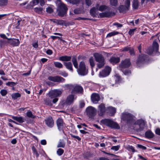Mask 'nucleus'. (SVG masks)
<instances>
[{
	"mask_svg": "<svg viewBox=\"0 0 160 160\" xmlns=\"http://www.w3.org/2000/svg\"><path fill=\"white\" fill-rule=\"evenodd\" d=\"M122 119L127 122L128 127L131 129L141 131L144 128L145 123L143 120H137L135 117L129 113H122Z\"/></svg>",
	"mask_w": 160,
	"mask_h": 160,
	"instance_id": "nucleus-1",
	"label": "nucleus"
},
{
	"mask_svg": "<svg viewBox=\"0 0 160 160\" xmlns=\"http://www.w3.org/2000/svg\"><path fill=\"white\" fill-rule=\"evenodd\" d=\"M65 87L71 91L72 94L81 93L83 91L82 88L80 86L74 84H67L65 85Z\"/></svg>",
	"mask_w": 160,
	"mask_h": 160,
	"instance_id": "nucleus-2",
	"label": "nucleus"
},
{
	"mask_svg": "<svg viewBox=\"0 0 160 160\" xmlns=\"http://www.w3.org/2000/svg\"><path fill=\"white\" fill-rule=\"evenodd\" d=\"M93 56L96 61L98 62L97 67L99 68H102L105 64V62L103 57L101 54L97 53H94Z\"/></svg>",
	"mask_w": 160,
	"mask_h": 160,
	"instance_id": "nucleus-3",
	"label": "nucleus"
},
{
	"mask_svg": "<svg viewBox=\"0 0 160 160\" xmlns=\"http://www.w3.org/2000/svg\"><path fill=\"white\" fill-rule=\"evenodd\" d=\"M88 68L86 67L84 62H81L79 64V68L78 69V74L84 76L88 74Z\"/></svg>",
	"mask_w": 160,
	"mask_h": 160,
	"instance_id": "nucleus-4",
	"label": "nucleus"
},
{
	"mask_svg": "<svg viewBox=\"0 0 160 160\" xmlns=\"http://www.w3.org/2000/svg\"><path fill=\"white\" fill-rule=\"evenodd\" d=\"M148 60V56L145 54H142L139 56L137 61V65L141 66L142 64L147 63Z\"/></svg>",
	"mask_w": 160,
	"mask_h": 160,
	"instance_id": "nucleus-5",
	"label": "nucleus"
},
{
	"mask_svg": "<svg viewBox=\"0 0 160 160\" xmlns=\"http://www.w3.org/2000/svg\"><path fill=\"white\" fill-rule=\"evenodd\" d=\"M86 112L89 118H92L96 115L97 110L95 108L90 106L87 108Z\"/></svg>",
	"mask_w": 160,
	"mask_h": 160,
	"instance_id": "nucleus-6",
	"label": "nucleus"
},
{
	"mask_svg": "<svg viewBox=\"0 0 160 160\" xmlns=\"http://www.w3.org/2000/svg\"><path fill=\"white\" fill-rule=\"evenodd\" d=\"M102 122L107 126L112 128H118V125L110 119H104L102 120Z\"/></svg>",
	"mask_w": 160,
	"mask_h": 160,
	"instance_id": "nucleus-7",
	"label": "nucleus"
},
{
	"mask_svg": "<svg viewBox=\"0 0 160 160\" xmlns=\"http://www.w3.org/2000/svg\"><path fill=\"white\" fill-rule=\"evenodd\" d=\"M111 71V68L108 66H106L103 70L100 72L99 77L100 78L106 77L110 74Z\"/></svg>",
	"mask_w": 160,
	"mask_h": 160,
	"instance_id": "nucleus-8",
	"label": "nucleus"
},
{
	"mask_svg": "<svg viewBox=\"0 0 160 160\" xmlns=\"http://www.w3.org/2000/svg\"><path fill=\"white\" fill-rule=\"evenodd\" d=\"M62 93V91L58 89L52 90L48 93V96L51 99L60 96Z\"/></svg>",
	"mask_w": 160,
	"mask_h": 160,
	"instance_id": "nucleus-9",
	"label": "nucleus"
},
{
	"mask_svg": "<svg viewBox=\"0 0 160 160\" xmlns=\"http://www.w3.org/2000/svg\"><path fill=\"white\" fill-rule=\"evenodd\" d=\"M77 97H75L72 94L69 95L68 96L66 100L63 103L68 105H70L72 104L75 100L76 99Z\"/></svg>",
	"mask_w": 160,
	"mask_h": 160,
	"instance_id": "nucleus-10",
	"label": "nucleus"
},
{
	"mask_svg": "<svg viewBox=\"0 0 160 160\" xmlns=\"http://www.w3.org/2000/svg\"><path fill=\"white\" fill-rule=\"evenodd\" d=\"M48 79L50 81L56 82H64L65 81V79L58 76H49Z\"/></svg>",
	"mask_w": 160,
	"mask_h": 160,
	"instance_id": "nucleus-11",
	"label": "nucleus"
},
{
	"mask_svg": "<svg viewBox=\"0 0 160 160\" xmlns=\"http://www.w3.org/2000/svg\"><path fill=\"white\" fill-rule=\"evenodd\" d=\"M106 108L105 105L103 103H102L98 106V112L100 116H103L106 112Z\"/></svg>",
	"mask_w": 160,
	"mask_h": 160,
	"instance_id": "nucleus-12",
	"label": "nucleus"
},
{
	"mask_svg": "<svg viewBox=\"0 0 160 160\" xmlns=\"http://www.w3.org/2000/svg\"><path fill=\"white\" fill-rule=\"evenodd\" d=\"M114 13L110 11H104V12L100 13L99 14L100 17L101 18L109 17L113 16Z\"/></svg>",
	"mask_w": 160,
	"mask_h": 160,
	"instance_id": "nucleus-13",
	"label": "nucleus"
},
{
	"mask_svg": "<svg viewBox=\"0 0 160 160\" xmlns=\"http://www.w3.org/2000/svg\"><path fill=\"white\" fill-rule=\"evenodd\" d=\"M100 99V98L98 94L93 93L92 94L91 96V100L94 103H97Z\"/></svg>",
	"mask_w": 160,
	"mask_h": 160,
	"instance_id": "nucleus-14",
	"label": "nucleus"
},
{
	"mask_svg": "<svg viewBox=\"0 0 160 160\" xmlns=\"http://www.w3.org/2000/svg\"><path fill=\"white\" fill-rule=\"evenodd\" d=\"M131 64L130 60L129 59H125L122 61L121 63V67L122 68H128L130 67Z\"/></svg>",
	"mask_w": 160,
	"mask_h": 160,
	"instance_id": "nucleus-15",
	"label": "nucleus"
},
{
	"mask_svg": "<svg viewBox=\"0 0 160 160\" xmlns=\"http://www.w3.org/2000/svg\"><path fill=\"white\" fill-rule=\"evenodd\" d=\"M109 7L103 5L99 6V4H97L95 7H94L90 10H109Z\"/></svg>",
	"mask_w": 160,
	"mask_h": 160,
	"instance_id": "nucleus-16",
	"label": "nucleus"
},
{
	"mask_svg": "<svg viewBox=\"0 0 160 160\" xmlns=\"http://www.w3.org/2000/svg\"><path fill=\"white\" fill-rule=\"evenodd\" d=\"M56 123L58 129L60 131L62 130L64 124L63 120L61 118H59L57 120Z\"/></svg>",
	"mask_w": 160,
	"mask_h": 160,
	"instance_id": "nucleus-17",
	"label": "nucleus"
},
{
	"mask_svg": "<svg viewBox=\"0 0 160 160\" xmlns=\"http://www.w3.org/2000/svg\"><path fill=\"white\" fill-rule=\"evenodd\" d=\"M10 41L8 42V43L12 45L13 46H19L20 42L18 39H12L9 40Z\"/></svg>",
	"mask_w": 160,
	"mask_h": 160,
	"instance_id": "nucleus-18",
	"label": "nucleus"
},
{
	"mask_svg": "<svg viewBox=\"0 0 160 160\" xmlns=\"http://www.w3.org/2000/svg\"><path fill=\"white\" fill-rule=\"evenodd\" d=\"M39 0H33L27 5L26 8L28 9H32V7L39 3Z\"/></svg>",
	"mask_w": 160,
	"mask_h": 160,
	"instance_id": "nucleus-19",
	"label": "nucleus"
},
{
	"mask_svg": "<svg viewBox=\"0 0 160 160\" xmlns=\"http://www.w3.org/2000/svg\"><path fill=\"white\" fill-rule=\"evenodd\" d=\"M46 125L50 128L52 127L54 125V121L52 118L51 117H49L45 120Z\"/></svg>",
	"mask_w": 160,
	"mask_h": 160,
	"instance_id": "nucleus-20",
	"label": "nucleus"
},
{
	"mask_svg": "<svg viewBox=\"0 0 160 160\" xmlns=\"http://www.w3.org/2000/svg\"><path fill=\"white\" fill-rule=\"evenodd\" d=\"M12 118L20 123H22L25 122L24 118L22 117L12 116Z\"/></svg>",
	"mask_w": 160,
	"mask_h": 160,
	"instance_id": "nucleus-21",
	"label": "nucleus"
},
{
	"mask_svg": "<svg viewBox=\"0 0 160 160\" xmlns=\"http://www.w3.org/2000/svg\"><path fill=\"white\" fill-rule=\"evenodd\" d=\"M58 10H67V6L62 2H60L58 4Z\"/></svg>",
	"mask_w": 160,
	"mask_h": 160,
	"instance_id": "nucleus-22",
	"label": "nucleus"
},
{
	"mask_svg": "<svg viewBox=\"0 0 160 160\" xmlns=\"http://www.w3.org/2000/svg\"><path fill=\"white\" fill-rule=\"evenodd\" d=\"M71 57L70 56H64L60 57L59 58V59L62 61H70Z\"/></svg>",
	"mask_w": 160,
	"mask_h": 160,
	"instance_id": "nucleus-23",
	"label": "nucleus"
},
{
	"mask_svg": "<svg viewBox=\"0 0 160 160\" xmlns=\"http://www.w3.org/2000/svg\"><path fill=\"white\" fill-rule=\"evenodd\" d=\"M159 49V45L157 42L154 40L153 42L152 45V49L154 52H157Z\"/></svg>",
	"mask_w": 160,
	"mask_h": 160,
	"instance_id": "nucleus-24",
	"label": "nucleus"
},
{
	"mask_svg": "<svg viewBox=\"0 0 160 160\" xmlns=\"http://www.w3.org/2000/svg\"><path fill=\"white\" fill-rule=\"evenodd\" d=\"M109 61L112 64H115L119 62V58H118L112 57L110 59Z\"/></svg>",
	"mask_w": 160,
	"mask_h": 160,
	"instance_id": "nucleus-25",
	"label": "nucleus"
},
{
	"mask_svg": "<svg viewBox=\"0 0 160 160\" xmlns=\"http://www.w3.org/2000/svg\"><path fill=\"white\" fill-rule=\"evenodd\" d=\"M145 136L147 138H152L154 137V134L151 131L148 130L145 132Z\"/></svg>",
	"mask_w": 160,
	"mask_h": 160,
	"instance_id": "nucleus-26",
	"label": "nucleus"
},
{
	"mask_svg": "<svg viewBox=\"0 0 160 160\" xmlns=\"http://www.w3.org/2000/svg\"><path fill=\"white\" fill-rule=\"evenodd\" d=\"M58 15L61 17L66 16L67 15V11H57Z\"/></svg>",
	"mask_w": 160,
	"mask_h": 160,
	"instance_id": "nucleus-27",
	"label": "nucleus"
},
{
	"mask_svg": "<svg viewBox=\"0 0 160 160\" xmlns=\"http://www.w3.org/2000/svg\"><path fill=\"white\" fill-rule=\"evenodd\" d=\"M64 64L65 66L67 68L72 71V64L71 62H64Z\"/></svg>",
	"mask_w": 160,
	"mask_h": 160,
	"instance_id": "nucleus-28",
	"label": "nucleus"
},
{
	"mask_svg": "<svg viewBox=\"0 0 160 160\" xmlns=\"http://www.w3.org/2000/svg\"><path fill=\"white\" fill-rule=\"evenodd\" d=\"M56 23L58 25H64L66 26H67L69 25L68 24L66 23L65 21L60 19H57Z\"/></svg>",
	"mask_w": 160,
	"mask_h": 160,
	"instance_id": "nucleus-29",
	"label": "nucleus"
},
{
	"mask_svg": "<svg viewBox=\"0 0 160 160\" xmlns=\"http://www.w3.org/2000/svg\"><path fill=\"white\" fill-rule=\"evenodd\" d=\"M72 62L75 68L78 69V65L76 57L75 56H73L72 57Z\"/></svg>",
	"mask_w": 160,
	"mask_h": 160,
	"instance_id": "nucleus-30",
	"label": "nucleus"
},
{
	"mask_svg": "<svg viewBox=\"0 0 160 160\" xmlns=\"http://www.w3.org/2000/svg\"><path fill=\"white\" fill-rule=\"evenodd\" d=\"M138 0H133L132 3V8L134 9H138Z\"/></svg>",
	"mask_w": 160,
	"mask_h": 160,
	"instance_id": "nucleus-31",
	"label": "nucleus"
},
{
	"mask_svg": "<svg viewBox=\"0 0 160 160\" xmlns=\"http://www.w3.org/2000/svg\"><path fill=\"white\" fill-rule=\"evenodd\" d=\"M108 109L109 110L110 113L111 114V115H113L116 112V109L112 107H109L108 108Z\"/></svg>",
	"mask_w": 160,
	"mask_h": 160,
	"instance_id": "nucleus-32",
	"label": "nucleus"
},
{
	"mask_svg": "<svg viewBox=\"0 0 160 160\" xmlns=\"http://www.w3.org/2000/svg\"><path fill=\"white\" fill-rule=\"evenodd\" d=\"M65 146V143L63 140H60L58 145V148H63Z\"/></svg>",
	"mask_w": 160,
	"mask_h": 160,
	"instance_id": "nucleus-33",
	"label": "nucleus"
},
{
	"mask_svg": "<svg viewBox=\"0 0 160 160\" xmlns=\"http://www.w3.org/2000/svg\"><path fill=\"white\" fill-rule=\"evenodd\" d=\"M12 98L16 99L20 97H21L20 94L19 93H15L12 94Z\"/></svg>",
	"mask_w": 160,
	"mask_h": 160,
	"instance_id": "nucleus-34",
	"label": "nucleus"
},
{
	"mask_svg": "<svg viewBox=\"0 0 160 160\" xmlns=\"http://www.w3.org/2000/svg\"><path fill=\"white\" fill-rule=\"evenodd\" d=\"M54 64L55 67L57 68H62V64L60 62H54Z\"/></svg>",
	"mask_w": 160,
	"mask_h": 160,
	"instance_id": "nucleus-35",
	"label": "nucleus"
},
{
	"mask_svg": "<svg viewBox=\"0 0 160 160\" xmlns=\"http://www.w3.org/2000/svg\"><path fill=\"white\" fill-rule=\"evenodd\" d=\"M26 114L27 116L29 118H34L35 117V116L33 115L32 112L30 111H28L27 112Z\"/></svg>",
	"mask_w": 160,
	"mask_h": 160,
	"instance_id": "nucleus-36",
	"label": "nucleus"
},
{
	"mask_svg": "<svg viewBox=\"0 0 160 160\" xmlns=\"http://www.w3.org/2000/svg\"><path fill=\"white\" fill-rule=\"evenodd\" d=\"M119 33V32L117 31H114L109 33L107 35V37H111Z\"/></svg>",
	"mask_w": 160,
	"mask_h": 160,
	"instance_id": "nucleus-37",
	"label": "nucleus"
},
{
	"mask_svg": "<svg viewBox=\"0 0 160 160\" xmlns=\"http://www.w3.org/2000/svg\"><path fill=\"white\" fill-rule=\"evenodd\" d=\"M45 7H46V10H53L55 9L54 7L51 4L47 5Z\"/></svg>",
	"mask_w": 160,
	"mask_h": 160,
	"instance_id": "nucleus-38",
	"label": "nucleus"
},
{
	"mask_svg": "<svg viewBox=\"0 0 160 160\" xmlns=\"http://www.w3.org/2000/svg\"><path fill=\"white\" fill-rule=\"evenodd\" d=\"M130 4V0H126L125 2V6L126 8L127 9H129Z\"/></svg>",
	"mask_w": 160,
	"mask_h": 160,
	"instance_id": "nucleus-39",
	"label": "nucleus"
},
{
	"mask_svg": "<svg viewBox=\"0 0 160 160\" xmlns=\"http://www.w3.org/2000/svg\"><path fill=\"white\" fill-rule=\"evenodd\" d=\"M32 149L33 154L35 155L37 157H38L39 156V155L35 147L34 146L32 147Z\"/></svg>",
	"mask_w": 160,
	"mask_h": 160,
	"instance_id": "nucleus-40",
	"label": "nucleus"
},
{
	"mask_svg": "<svg viewBox=\"0 0 160 160\" xmlns=\"http://www.w3.org/2000/svg\"><path fill=\"white\" fill-rule=\"evenodd\" d=\"M89 62L92 67H93L95 66V63L93 58L92 57H90L89 59Z\"/></svg>",
	"mask_w": 160,
	"mask_h": 160,
	"instance_id": "nucleus-41",
	"label": "nucleus"
},
{
	"mask_svg": "<svg viewBox=\"0 0 160 160\" xmlns=\"http://www.w3.org/2000/svg\"><path fill=\"white\" fill-rule=\"evenodd\" d=\"M70 135L71 138L73 139H77L78 141H80L81 140V138H80L78 136L74 135L72 134H70Z\"/></svg>",
	"mask_w": 160,
	"mask_h": 160,
	"instance_id": "nucleus-42",
	"label": "nucleus"
},
{
	"mask_svg": "<svg viewBox=\"0 0 160 160\" xmlns=\"http://www.w3.org/2000/svg\"><path fill=\"white\" fill-rule=\"evenodd\" d=\"M8 3V0H0V6L5 5Z\"/></svg>",
	"mask_w": 160,
	"mask_h": 160,
	"instance_id": "nucleus-43",
	"label": "nucleus"
},
{
	"mask_svg": "<svg viewBox=\"0 0 160 160\" xmlns=\"http://www.w3.org/2000/svg\"><path fill=\"white\" fill-rule=\"evenodd\" d=\"M57 153L59 156H61L64 153V150L62 149L59 148L57 150Z\"/></svg>",
	"mask_w": 160,
	"mask_h": 160,
	"instance_id": "nucleus-44",
	"label": "nucleus"
},
{
	"mask_svg": "<svg viewBox=\"0 0 160 160\" xmlns=\"http://www.w3.org/2000/svg\"><path fill=\"white\" fill-rule=\"evenodd\" d=\"M8 93V92L7 90L5 89H2L0 91V93L1 95L3 96H5Z\"/></svg>",
	"mask_w": 160,
	"mask_h": 160,
	"instance_id": "nucleus-45",
	"label": "nucleus"
},
{
	"mask_svg": "<svg viewBox=\"0 0 160 160\" xmlns=\"http://www.w3.org/2000/svg\"><path fill=\"white\" fill-rule=\"evenodd\" d=\"M6 84L7 85L12 87L14 86L16 84V83L12 82H8Z\"/></svg>",
	"mask_w": 160,
	"mask_h": 160,
	"instance_id": "nucleus-46",
	"label": "nucleus"
},
{
	"mask_svg": "<svg viewBox=\"0 0 160 160\" xmlns=\"http://www.w3.org/2000/svg\"><path fill=\"white\" fill-rule=\"evenodd\" d=\"M122 72L123 74L126 75H128L131 73V71L129 70H125L124 71H122Z\"/></svg>",
	"mask_w": 160,
	"mask_h": 160,
	"instance_id": "nucleus-47",
	"label": "nucleus"
},
{
	"mask_svg": "<svg viewBox=\"0 0 160 160\" xmlns=\"http://www.w3.org/2000/svg\"><path fill=\"white\" fill-rule=\"evenodd\" d=\"M154 51L151 48H149L147 50V52L148 54H151Z\"/></svg>",
	"mask_w": 160,
	"mask_h": 160,
	"instance_id": "nucleus-48",
	"label": "nucleus"
},
{
	"mask_svg": "<svg viewBox=\"0 0 160 160\" xmlns=\"http://www.w3.org/2000/svg\"><path fill=\"white\" fill-rule=\"evenodd\" d=\"M111 4L113 6H116L117 3V0H110Z\"/></svg>",
	"mask_w": 160,
	"mask_h": 160,
	"instance_id": "nucleus-49",
	"label": "nucleus"
},
{
	"mask_svg": "<svg viewBox=\"0 0 160 160\" xmlns=\"http://www.w3.org/2000/svg\"><path fill=\"white\" fill-rule=\"evenodd\" d=\"M128 149L129 151H131L132 152H136L134 148L132 146H128Z\"/></svg>",
	"mask_w": 160,
	"mask_h": 160,
	"instance_id": "nucleus-50",
	"label": "nucleus"
},
{
	"mask_svg": "<svg viewBox=\"0 0 160 160\" xmlns=\"http://www.w3.org/2000/svg\"><path fill=\"white\" fill-rule=\"evenodd\" d=\"M137 148L142 149L143 150H146L147 149V148L146 147L143 146L142 145L138 144L137 145Z\"/></svg>",
	"mask_w": 160,
	"mask_h": 160,
	"instance_id": "nucleus-51",
	"label": "nucleus"
},
{
	"mask_svg": "<svg viewBox=\"0 0 160 160\" xmlns=\"http://www.w3.org/2000/svg\"><path fill=\"white\" fill-rule=\"evenodd\" d=\"M119 146H113L112 147L111 149L115 151H117L119 149Z\"/></svg>",
	"mask_w": 160,
	"mask_h": 160,
	"instance_id": "nucleus-52",
	"label": "nucleus"
},
{
	"mask_svg": "<svg viewBox=\"0 0 160 160\" xmlns=\"http://www.w3.org/2000/svg\"><path fill=\"white\" fill-rule=\"evenodd\" d=\"M136 29H130L128 32V33L130 35H132L134 34L135 31Z\"/></svg>",
	"mask_w": 160,
	"mask_h": 160,
	"instance_id": "nucleus-53",
	"label": "nucleus"
},
{
	"mask_svg": "<svg viewBox=\"0 0 160 160\" xmlns=\"http://www.w3.org/2000/svg\"><path fill=\"white\" fill-rule=\"evenodd\" d=\"M80 11H70V14L71 15L72 14L73 12H74V13L75 14H78L80 13Z\"/></svg>",
	"mask_w": 160,
	"mask_h": 160,
	"instance_id": "nucleus-54",
	"label": "nucleus"
},
{
	"mask_svg": "<svg viewBox=\"0 0 160 160\" xmlns=\"http://www.w3.org/2000/svg\"><path fill=\"white\" fill-rule=\"evenodd\" d=\"M85 106V103L83 101H81L79 102V107L80 108H82Z\"/></svg>",
	"mask_w": 160,
	"mask_h": 160,
	"instance_id": "nucleus-55",
	"label": "nucleus"
},
{
	"mask_svg": "<svg viewBox=\"0 0 160 160\" xmlns=\"http://www.w3.org/2000/svg\"><path fill=\"white\" fill-rule=\"evenodd\" d=\"M32 45L33 47L36 48L38 47V42L37 41L33 42L32 43Z\"/></svg>",
	"mask_w": 160,
	"mask_h": 160,
	"instance_id": "nucleus-56",
	"label": "nucleus"
},
{
	"mask_svg": "<svg viewBox=\"0 0 160 160\" xmlns=\"http://www.w3.org/2000/svg\"><path fill=\"white\" fill-rule=\"evenodd\" d=\"M59 74L64 77H66L68 75V73L65 72H62L60 73Z\"/></svg>",
	"mask_w": 160,
	"mask_h": 160,
	"instance_id": "nucleus-57",
	"label": "nucleus"
},
{
	"mask_svg": "<svg viewBox=\"0 0 160 160\" xmlns=\"http://www.w3.org/2000/svg\"><path fill=\"white\" fill-rule=\"evenodd\" d=\"M90 13L91 15L93 17H96L95 11H90Z\"/></svg>",
	"mask_w": 160,
	"mask_h": 160,
	"instance_id": "nucleus-58",
	"label": "nucleus"
},
{
	"mask_svg": "<svg viewBox=\"0 0 160 160\" xmlns=\"http://www.w3.org/2000/svg\"><path fill=\"white\" fill-rule=\"evenodd\" d=\"M85 2L86 4L88 6H89L91 4V0H85Z\"/></svg>",
	"mask_w": 160,
	"mask_h": 160,
	"instance_id": "nucleus-59",
	"label": "nucleus"
},
{
	"mask_svg": "<svg viewBox=\"0 0 160 160\" xmlns=\"http://www.w3.org/2000/svg\"><path fill=\"white\" fill-rule=\"evenodd\" d=\"M46 103L47 105H51L52 104L51 103V100H50L49 98H47L46 99Z\"/></svg>",
	"mask_w": 160,
	"mask_h": 160,
	"instance_id": "nucleus-60",
	"label": "nucleus"
},
{
	"mask_svg": "<svg viewBox=\"0 0 160 160\" xmlns=\"http://www.w3.org/2000/svg\"><path fill=\"white\" fill-rule=\"evenodd\" d=\"M39 3H40V5L42 6L45 4V2L44 0H39Z\"/></svg>",
	"mask_w": 160,
	"mask_h": 160,
	"instance_id": "nucleus-61",
	"label": "nucleus"
},
{
	"mask_svg": "<svg viewBox=\"0 0 160 160\" xmlns=\"http://www.w3.org/2000/svg\"><path fill=\"white\" fill-rule=\"evenodd\" d=\"M0 37L1 38H3L7 39L8 40H11V38H7V37L4 34H1L0 35Z\"/></svg>",
	"mask_w": 160,
	"mask_h": 160,
	"instance_id": "nucleus-62",
	"label": "nucleus"
},
{
	"mask_svg": "<svg viewBox=\"0 0 160 160\" xmlns=\"http://www.w3.org/2000/svg\"><path fill=\"white\" fill-rule=\"evenodd\" d=\"M46 141L45 139L42 140L41 141V143L42 145H45L46 144Z\"/></svg>",
	"mask_w": 160,
	"mask_h": 160,
	"instance_id": "nucleus-63",
	"label": "nucleus"
},
{
	"mask_svg": "<svg viewBox=\"0 0 160 160\" xmlns=\"http://www.w3.org/2000/svg\"><path fill=\"white\" fill-rule=\"evenodd\" d=\"M155 132L156 134L160 135V129H157L156 130Z\"/></svg>",
	"mask_w": 160,
	"mask_h": 160,
	"instance_id": "nucleus-64",
	"label": "nucleus"
}]
</instances>
